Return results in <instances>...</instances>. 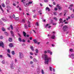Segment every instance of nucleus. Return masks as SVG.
Returning <instances> with one entry per match:
<instances>
[{
	"instance_id": "f257e3e1",
	"label": "nucleus",
	"mask_w": 74,
	"mask_h": 74,
	"mask_svg": "<svg viewBox=\"0 0 74 74\" xmlns=\"http://www.w3.org/2000/svg\"><path fill=\"white\" fill-rule=\"evenodd\" d=\"M45 63L46 64H48V62H49V60H51V58L48 57V56L47 54H45Z\"/></svg>"
},
{
	"instance_id": "f03ea898",
	"label": "nucleus",
	"mask_w": 74,
	"mask_h": 74,
	"mask_svg": "<svg viewBox=\"0 0 74 74\" xmlns=\"http://www.w3.org/2000/svg\"><path fill=\"white\" fill-rule=\"evenodd\" d=\"M68 28V27L67 25H65L63 26V30L64 32H66L67 30V29Z\"/></svg>"
},
{
	"instance_id": "7ed1b4c3",
	"label": "nucleus",
	"mask_w": 74,
	"mask_h": 74,
	"mask_svg": "<svg viewBox=\"0 0 74 74\" xmlns=\"http://www.w3.org/2000/svg\"><path fill=\"white\" fill-rule=\"evenodd\" d=\"M19 53L20 54V55L19 56L20 59H21L22 58H23V54L22 53L20 52Z\"/></svg>"
},
{
	"instance_id": "20e7f679",
	"label": "nucleus",
	"mask_w": 74,
	"mask_h": 74,
	"mask_svg": "<svg viewBox=\"0 0 74 74\" xmlns=\"http://www.w3.org/2000/svg\"><path fill=\"white\" fill-rule=\"evenodd\" d=\"M4 43L3 42H0V47H2V48H4Z\"/></svg>"
},
{
	"instance_id": "39448f33",
	"label": "nucleus",
	"mask_w": 74,
	"mask_h": 74,
	"mask_svg": "<svg viewBox=\"0 0 74 74\" xmlns=\"http://www.w3.org/2000/svg\"><path fill=\"white\" fill-rule=\"evenodd\" d=\"M10 69H14V66L13 65V64H10Z\"/></svg>"
},
{
	"instance_id": "423d86ee",
	"label": "nucleus",
	"mask_w": 74,
	"mask_h": 74,
	"mask_svg": "<svg viewBox=\"0 0 74 74\" xmlns=\"http://www.w3.org/2000/svg\"><path fill=\"white\" fill-rule=\"evenodd\" d=\"M46 11H48V12H49L50 11V9L48 7H47L45 8Z\"/></svg>"
},
{
	"instance_id": "0eeeda50",
	"label": "nucleus",
	"mask_w": 74,
	"mask_h": 74,
	"mask_svg": "<svg viewBox=\"0 0 74 74\" xmlns=\"http://www.w3.org/2000/svg\"><path fill=\"white\" fill-rule=\"evenodd\" d=\"M10 33H11V36H12V37H14L15 36H14V32H13V31H11Z\"/></svg>"
},
{
	"instance_id": "6e6552de",
	"label": "nucleus",
	"mask_w": 74,
	"mask_h": 74,
	"mask_svg": "<svg viewBox=\"0 0 74 74\" xmlns=\"http://www.w3.org/2000/svg\"><path fill=\"white\" fill-rule=\"evenodd\" d=\"M9 46L10 47H11V48L14 47V45L12 43H10L9 45Z\"/></svg>"
},
{
	"instance_id": "1a4fd4ad",
	"label": "nucleus",
	"mask_w": 74,
	"mask_h": 74,
	"mask_svg": "<svg viewBox=\"0 0 74 74\" xmlns=\"http://www.w3.org/2000/svg\"><path fill=\"white\" fill-rule=\"evenodd\" d=\"M72 59H74V54H72L71 56H69Z\"/></svg>"
},
{
	"instance_id": "9d476101",
	"label": "nucleus",
	"mask_w": 74,
	"mask_h": 74,
	"mask_svg": "<svg viewBox=\"0 0 74 74\" xmlns=\"http://www.w3.org/2000/svg\"><path fill=\"white\" fill-rule=\"evenodd\" d=\"M8 41L9 42H12V38H9Z\"/></svg>"
},
{
	"instance_id": "9b49d317",
	"label": "nucleus",
	"mask_w": 74,
	"mask_h": 74,
	"mask_svg": "<svg viewBox=\"0 0 74 74\" xmlns=\"http://www.w3.org/2000/svg\"><path fill=\"white\" fill-rule=\"evenodd\" d=\"M30 48L31 49L32 51H34V48H33V47L32 46H30Z\"/></svg>"
},
{
	"instance_id": "f8f14e48",
	"label": "nucleus",
	"mask_w": 74,
	"mask_h": 74,
	"mask_svg": "<svg viewBox=\"0 0 74 74\" xmlns=\"http://www.w3.org/2000/svg\"><path fill=\"white\" fill-rule=\"evenodd\" d=\"M28 26L29 27H31V26L30 25V22H29V21H28Z\"/></svg>"
},
{
	"instance_id": "ddd939ff",
	"label": "nucleus",
	"mask_w": 74,
	"mask_h": 74,
	"mask_svg": "<svg viewBox=\"0 0 74 74\" xmlns=\"http://www.w3.org/2000/svg\"><path fill=\"white\" fill-rule=\"evenodd\" d=\"M23 34L24 37H26V33H25V32L24 31H23Z\"/></svg>"
},
{
	"instance_id": "4468645a",
	"label": "nucleus",
	"mask_w": 74,
	"mask_h": 74,
	"mask_svg": "<svg viewBox=\"0 0 74 74\" xmlns=\"http://www.w3.org/2000/svg\"><path fill=\"white\" fill-rule=\"evenodd\" d=\"M6 4H8L10 3V1L9 0H7L6 1Z\"/></svg>"
},
{
	"instance_id": "2eb2a0df",
	"label": "nucleus",
	"mask_w": 74,
	"mask_h": 74,
	"mask_svg": "<svg viewBox=\"0 0 74 74\" xmlns=\"http://www.w3.org/2000/svg\"><path fill=\"white\" fill-rule=\"evenodd\" d=\"M58 10H60V11H61L62 10V7L61 6H58Z\"/></svg>"
},
{
	"instance_id": "dca6fc26",
	"label": "nucleus",
	"mask_w": 74,
	"mask_h": 74,
	"mask_svg": "<svg viewBox=\"0 0 74 74\" xmlns=\"http://www.w3.org/2000/svg\"><path fill=\"white\" fill-rule=\"evenodd\" d=\"M18 40L20 42H22V39L21 38H18Z\"/></svg>"
},
{
	"instance_id": "f3484780",
	"label": "nucleus",
	"mask_w": 74,
	"mask_h": 74,
	"mask_svg": "<svg viewBox=\"0 0 74 74\" xmlns=\"http://www.w3.org/2000/svg\"><path fill=\"white\" fill-rule=\"evenodd\" d=\"M33 41L34 42V43H35V44H36V43H37V40L36 39H34V40H33Z\"/></svg>"
},
{
	"instance_id": "a211bd4d",
	"label": "nucleus",
	"mask_w": 74,
	"mask_h": 74,
	"mask_svg": "<svg viewBox=\"0 0 74 74\" xmlns=\"http://www.w3.org/2000/svg\"><path fill=\"white\" fill-rule=\"evenodd\" d=\"M33 61H34V62H37V60L36 59L34 58L33 59Z\"/></svg>"
},
{
	"instance_id": "6ab92c4d",
	"label": "nucleus",
	"mask_w": 74,
	"mask_h": 74,
	"mask_svg": "<svg viewBox=\"0 0 74 74\" xmlns=\"http://www.w3.org/2000/svg\"><path fill=\"white\" fill-rule=\"evenodd\" d=\"M6 8H8V10H11V7H10V6H7L6 7Z\"/></svg>"
},
{
	"instance_id": "aec40b11",
	"label": "nucleus",
	"mask_w": 74,
	"mask_h": 74,
	"mask_svg": "<svg viewBox=\"0 0 74 74\" xmlns=\"http://www.w3.org/2000/svg\"><path fill=\"white\" fill-rule=\"evenodd\" d=\"M4 34H5V35L7 36H8V33L7 32H4Z\"/></svg>"
},
{
	"instance_id": "412c9836",
	"label": "nucleus",
	"mask_w": 74,
	"mask_h": 74,
	"mask_svg": "<svg viewBox=\"0 0 74 74\" xmlns=\"http://www.w3.org/2000/svg\"><path fill=\"white\" fill-rule=\"evenodd\" d=\"M24 27L25 29H27V25L26 24H25L24 25Z\"/></svg>"
},
{
	"instance_id": "4be33fe9",
	"label": "nucleus",
	"mask_w": 74,
	"mask_h": 74,
	"mask_svg": "<svg viewBox=\"0 0 74 74\" xmlns=\"http://www.w3.org/2000/svg\"><path fill=\"white\" fill-rule=\"evenodd\" d=\"M7 56H8V57H9V58H11V55H10V54L8 53L7 54Z\"/></svg>"
},
{
	"instance_id": "5701e85b",
	"label": "nucleus",
	"mask_w": 74,
	"mask_h": 74,
	"mask_svg": "<svg viewBox=\"0 0 74 74\" xmlns=\"http://www.w3.org/2000/svg\"><path fill=\"white\" fill-rule=\"evenodd\" d=\"M35 51L36 53H38V49H36Z\"/></svg>"
},
{
	"instance_id": "b1692460",
	"label": "nucleus",
	"mask_w": 74,
	"mask_h": 74,
	"mask_svg": "<svg viewBox=\"0 0 74 74\" xmlns=\"http://www.w3.org/2000/svg\"><path fill=\"white\" fill-rule=\"evenodd\" d=\"M51 38H52V39H55V36H52L51 37Z\"/></svg>"
},
{
	"instance_id": "393cba45",
	"label": "nucleus",
	"mask_w": 74,
	"mask_h": 74,
	"mask_svg": "<svg viewBox=\"0 0 74 74\" xmlns=\"http://www.w3.org/2000/svg\"><path fill=\"white\" fill-rule=\"evenodd\" d=\"M12 55H15V51H12Z\"/></svg>"
},
{
	"instance_id": "a878e982",
	"label": "nucleus",
	"mask_w": 74,
	"mask_h": 74,
	"mask_svg": "<svg viewBox=\"0 0 74 74\" xmlns=\"http://www.w3.org/2000/svg\"><path fill=\"white\" fill-rule=\"evenodd\" d=\"M22 22L23 23H25V20L24 19H23L22 20Z\"/></svg>"
},
{
	"instance_id": "bb28decb",
	"label": "nucleus",
	"mask_w": 74,
	"mask_h": 74,
	"mask_svg": "<svg viewBox=\"0 0 74 74\" xmlns=\"http://www.w3.org/2000/svg\"><path fill=\"white\" fill-rule=\"evenodd\" d=\"M71 18H74V15L73 14H72L71 15Z\"/></svg>"
},
{
	"instance_id": "cd10ccee",
	"label": "nucleus",
	"mask_w": 74,
	"mask_h": 74,
	"mask_svg": "<svg viewBox=\"0 0 74 74\" xmlns=\"http://www.w3.org/2000/svg\"><path fill=\"white\" fill-rule=\"evenodd\" d=\"M10 28L12 30H13V27H12V25H10Z\"/></svg>"
},
{
	"instance_id": "c85d7f7f",
	"label": "nucleus",
	"mask_w": 74,
	"mask_h": 74,
	"mask_svg": "<svg viewBox=\"0 0 74 74\" xmlns=\"http://www.w3.org/2000/svg\"><path fill=\"white\" fill-rule=\"evenodd\" d=\"M0 9H1V10L2 11H3V10L2 8H1V5H0Z\"/></svg>"
},
{
	"instance_id": "c756f323",
	"label": "nucleus",
	"mask_w": 74,
	"mask_h": 74,
	"mask_svg": "<svg viewBox=\"0 0 74 74\" xmlns=\"http://www.w3.org/2000/svg\"><path fill=\"white\" fill-rule=\"evenodd\" d=\"M41 73L42 74H44V71L42 69L41 70Z\"/></svg>"
},
{
	"instance_id": "7c9ffc66",
	"label": "nucleus",
	"mask_w": 74,
	"mask_h": 74,
	"mask_svg": "<svg viewBox=\"0 0 74 74\" xmlns=\"http://www.w3.org/2000/svg\"><path fill=\"white\" fill-rule=\"evenodd\" d=\"M1 19L2 20V21H3L4 22H6V20H5V19H4V18H2Z\"/></svg>"
},
{
	"instance_id": "2f4dec72",
	"label": "nucleus",
	"mask_w": 74,
	"mask_h": 74,
	"mask_svg": "<svg viewBox=\"0 0 74 74\" xmlns=\"http://www.w3.org/2000/svg\"><path fill=\"white\" fill-rule=\"evenodd\" d=\"M36 25L37 26H38V22H37L36 23Z\"/></svg>"
},
{
	"instance_id": "473e14b6",
	"label": "nucleus",
	"mask_w": 74,
	"mask_h": 74,
	"mask_svg": "<svg viewBox=\"0 0 74 74\" xmlns=\"http://www.w3.org/2000/svg\"><path fill=\"white\" fill-rule=\"evenodd\" d=\"M1 5L2 7H5V6L4 5V3H2L1 4Z\"/></svg>"
},
{
	"instance_id": "72a5a7b5",
	"label": "nucleus",
	"mask_w": 74,
	"mask_h": 74,
	"mask_svg": "<svg viewBox=\"0 0 74 74\" xmlns=\"http://www.w3.org/2000/svg\"><path fill=\"white\" fill-rule=\"evenodd\" d=\"M49 24H47L46 25H45V27H47L48 26H49Z\"/></svg>"
},
{
	"instance_id": "f704fd0d",
	"label": "nucleus",
	"mask_w": 74,
	"mask_h": 74,
	"mask_svg": "<svg viewBox=\"0 0 74 74\" xmlns=\"http://www.w3.org/2000/svg\"><path fill=\"white\" fill-rule=\"evenodd\" d=\"M18 36H19L20 37H21V34H19V33H18Z\"/></svg>"
},
{
	"instance_id": "c9c22d12",
	"label": "nucleus",
	"mask_w": 74,
	"mask_h": 74,
	"mask_svg": "<svg viewBox=\"0 0 74 74\" xmlns=\"http://www.w3.org/2000/svg\"><path fill=\"white\" fill-rule=\"evenodd\" d=\"M52 67H51V66L49 67V69H50V71H52Z\"/></svg>"
},
{
	"instance_id": "e433bc0d",
	"label": "nucleus",
	"mask_w": 74,
	"mask_h": 74,
	"mask_svg": "<svg viewBox=\"0 0 74 74\" xmlns=\"http://www.w3.org/2000/svg\"><path fill=\"white\" fill-rule=\"evenodd\" d=\"M15 20H18L19 18H18V17H16V18H15Z\"/></svg>"
},
{
	"instance_id": "4c0bfd02",
	"label": "nucleus",
	"mask_w": 74,
	"mask_h": 74,
	"mask_svg": "<svg viewBox=\"0 0 74 74\" xmlns=\"http://www.w3.org/2000/svg\"><path fill=\"white\" fill-rule=\"evenodd\" d=\"M0 38L1 39H3V37L2 36H0Z\"/></svg>"
},
{
	"instance_id": "58836bf2",
	"label": "nucleus",
	"mask_w": 74,
	"mask_h": 74,
	"mask_svg": "<svg viewBox=\"0 0 74 74\" xmlns=\"http://www.w3.org/2000/svg\"><path fill=\"white\" fill-rule=\"evenodd\" d=\"M54 19H55V21H57V18H56V17H54L53 18Z\"/></svg>"
},
{
	"instance_id": "ea45409f",
	"label": "nucleus",
	"mask_w": 74,
	"mask_h": 74,
	"mask_svg": "<svg viewBox=\"0 0 74 74\" xmlns=\"http://www.w3.org/2000/svg\"><path fill=\"white\" fill-rule=\"evenodd\" d=\"M30 54L31 55H33V53L32 52H30Z\"/></svg>"
},
{
	"instance_id": "a19ab883",
	"label": "nucleus",
	"mask_w": 74,
	"mask_h": 74,
	"mask_svg": "<svg viewBox=\"0 0 74 74\" xmlns=\"http://www.w3.org/2000/svg\"><path fill=\"white\" fill-rule=\"evenodd\" d=\"M2 30H3V32H5V29L4 28H2Z\"/></svg>"
},
{
	"instance_id": "79ce46f5",
	"label": "nucleus",
	"mask_w": 74,
	"mask_h": 74,
	"mask_svg": "<svg viewBox=\"0 0 74 74\" xmlns=\"http://www.w3.org/2000/svg\"><path fill=\"white\" fill-rule=\"evenodd\" d=\"M47 52L48 53H49L51 51H50L49 50H48L47 51Z\"/></svg>"
},
{
	"instance_id": "37998d69",
	"label": "nucleus",
	"mask_w": 74,
	"mask_h": 74,
	"mask_svg": "<svg viewBox=\"0 0 74 74\" xmlns=\"http://www.w3.org/2000/svg\"><path fill=\"white\" fill-rule=\"evenodd\" d=\"M62 23L63 24V22L62 21H60L59 23Z\"/></svg>"
},
{
	"instance_id": "c03bdc74",
	"label": "nucleus",
	"mask_w": 74,
	"mask_h": 74,
	"mask_svg": "<svg viewBox=\"0 0 74 74\" xmlns=\"http://www.w3.org/2000/svg\"><path fill=\"white\" fill-rule=\"evenodd\" d=\"M44 53H45V54H46V53H47V51H44Z\"/></svg>"
},
{
	"instance_id": "a18cd8bd",
	"label": "nucleus",
	"mask_w": 74,
	"mask_h": 74,
	"mask_svg": "<svg viewBox=\"0 0 74 74\" xmlns=\"http://www.w3.org/2000/svg\"><path fill=\"white\" fill-rule=\"evenodd\" d=\"M8 53H10V49H8Z\"/></svg>"
},
{
	"instance_id": "49530a36",
	"label": "nucleus",
	"mask_w": 74,
	"mask_h": 74,
	"mask_svg": "<svg viewBox=\"0 0 74 74\" xmlns=\"http://www.w3.org/2000/svg\"><path fill=\"white\" fill-rule=\"evenodd\" d=\"M37 71H38V73H40V69L38 70V69L37 70Z\"/></svg>"
},
{
	"instance_id": "de8ad7c7",
	"label": "nucleus",
	"mask_w": 74,
	"mask_h": 74,
	"mask_svg": "<svg viewBox=\"0 0 74 74\" xmlns=\"http://www.w3.org/2000/svg\"><path fill=\"white\" fill-rule=\"evenodd\" d=\"M24 0H21V2H22V3H23V4H25V3L24 2H23Z\"/></svg>"
},
{
	"instance_id": "09e8293b",
	"label": "nucleus",
	"mask_w": 74,
	"mask_h": 74,
	"mask_svg": "<svg viewBox=\"0 0 74 74\" xmlns=\"http://www.w3.org/2000/svg\"><path fill=\"white\" fill-rule=\"evenodd\" d=\"M63 21V19L62 18H60L59 20V21Z\"/></svg>"
},
{
	"instance_id": "8fccbe9b",
	"label": "nucleus",
	"mask_w": 74,
	"mask_h": 74,
	"mask_svg": "<svg viewBox=\"0 0 74 74\" xmlns=\"http://www.w3.org/2000/svg\"><path fill=\"white\" fill-rule=\"evenodd\" d=\"M69 51H70V52H73V50L72 49H71Z\"/></svg>"
},
{
	"instance_id": "3c124183",
	"label": "nucleus",
	"mask_w": 74,
	"mask_h": 74,
	"mask_svg": "<svg viewBox=\"0 0 74 74\" xmlns=\"http://www.w3.org/2000/svg\"><path fill=\"white\" fill-rule=\"evenodd\" d=\"M12 17L13 18H15V15L13 14L12 16Z\"/></svg>"
},
{
	"instance_id": "603ef678",
	"label": "nucleus",
	"mask_w": 74,
	"mask_h": 74,
	"mask_svg": "<svg viewBox=\"0 0 74 74\" xmlns=\"http://www.w3.org/2000/svg\"><path fill=\"white\" fill-rule=\"evenodd\" d=\"M69 9H70V10H71V11L72 10V8H71L70 7H69Z\"/></svg>"
},
{
	"instance_id": "864d4df0",
	"label": "nucleus",
	"mask_w": 74,
	"mask_h": 74,
	"mask_svg": "<svg viewBox=\"0 0 74 74\" xmlns=\"http://www.w3.org/2000/svg\"><path fill=\"white\" fill-rule=\"evenodd\" d=\"M73 6H74V5L73 4H72L70 5V7H73Z\"/></svg>"
},
{
	"instance_id": "5fc2aeb1",
	"label": "nucleus",
	"mask_w": 74,
	"mask_h": 74,
	"mask_svg": "<svg viewBox=\"0 0 74 74\" xmlns=\"http://www.w3.org/2000/svg\"><path fill=\"white\" fill-rule=\"evenodd\" d=\"M22 41L23 42H25V40L23 39L22 40Z\"/></svg>"
},
{
	"instance_id": "6e6d98bb",
	"label": "nucleus",
	"mask_w": 74,
	"mask_h": 74,
	"mask_svg": "<svg viewBox=\"0 0 74 74\" xmlns=\"http://www.w3.org/2000/svg\"><path fill=\"white\" fill-rule=\"evenodd\" d=\"M54 10L55 11H57L58 10V8H54Z\"/></svg>"
},
{
	"instance_id": "4d7b16f0",
	"label": "nucleus",
	"mask_w": 74,
	"mask_h": 74,
	"mask_svg": "<svg viewBox=\"0 0 74 74\" xmlns=\"http://www.w3.org/2000/svg\"><path fill=\"white\" fill-rule=\"evenodd\" d=\"M32 4V2H29L28 3V4Z\"/></svg>"
},
{
	"instance_id": "13d9d810",
	"label": "nucleus",
	"mask_w": 74,
	"mask_h": 74,
	"mask_svg": "<svg viewBox=\"0 0 74 74\" xmlns=\"http://www.w3.org/2000/svg\"><path fill=\"white\" fill-rule=\"evenodd\" d=\"M33 62L31 61L30 62V64H33Z\"/></svg>"
},
{
	"instance_id": "bf43d9fd",
	"label": "nucleus",
	"mask_w": 74,
	"mask_h": 74,
	"mask_svg": "<svg viewBox=\"0 0 74 74\" xmlns=\"http://www.w3.org/2000/svg\"><path fill=\"white\" fill-rule=\"evenodd\" d=\"M53 14L54 15H56V12H54Z\"/></svg>"
},
{
	"instance_id": "052dcab7",
	"label": "nucleus",
	"mask_w": 74,
	"mask_h": 74,
	"mask_svg": "<svg viewBox=\"0 0 74 74\" xmlns=\"http://www.w3.org/2000/svg\"><path fill=\"white\" fill-rule=\"evenodd\" d=\"M44 1H45V2H48V0H44Z\"/></svg>"
},
{
	"instance_id": "680f3d73",
	"label": "nucleus",
	"mask_w": 74,
	"mask_h": 74,
	"mask_svg": "<svg viewBox=\"0 0 74 74\" xmlns=\"http://www.w3.org/2000/svg\"><path fill=\"white\" fill-rule=\"evenodd\" d=\"M63 26V25H60V27H62Z\"/></svg>"
},
{
	"instance_id": "e2e57ef3",
	"label": "nucleus",
	"mask_w": 74,
	"mask_h": 74,
	"mask_svg": "<svg viewBox=\"0 0 74 74\" xmlns=\"http://www.w3.org/2000/svg\"><path fill=\"white\" fill-rule=\"evenodd\" d=\"M32 31H33V32H34V33H36V31H35V30L33 29Z\"/></svg>"
},
{
	"instance_id": "0e129e2a",
	"label": "nucleus",
	"mask_w": 74,
	"mask_h": 74,
	"mask_svg": "<svg viewBox=\"0 0 74 74\" xmlns=\"http://www.w3.org/2000/svg\"><path fill=\"white\" fill-rule=\"evenodd\" d=\"M29 39L30 40H32V37H30L29 38Z\"/></svg>"
},
{
	"instance_id": "69168bd1",
	"label": "nucleus",
	"mask_w": 74,
	"mask_h": 74,
	"mask_svg": "<svg viewBox=\"0 0 74 74\" xmlns=\"http://www.w3.org/2000/svg\"><path fill=\"white\" fill-rule=\"evenodd\" d=\"M35 11H36L35 10H32V12H35Z\"/></svg>"
},
{
	"instance_id": "338daca9",
	"label": "nucleus",
	"mask_w": 74,
	"mask_h": 74,
	"mask_svg": "<svg viewBox=\"0 0 74 74\" xmlns=\"http://www.w3.org/2000/svg\"><path fill=\"white\" fill-rule=\"evenodd\" d=\"M29 5V3H27L26 4V5Z\"/></svg>"
},
{
	"instance_id": "774afa93",
	"label": "nucleus",
	"mask_w": 74,
	"mask_h": 74,
	"mask_svg": "<svg viewBox=\"0 0 74 74\" xmlns=\"http://www.w3.org/2000/svg\"><path fill=\"white\" fill-rule=\"evenodd\" d=\"M30 59H33V57L32 56H30Z\"/></svg>"
}]
</instances>
